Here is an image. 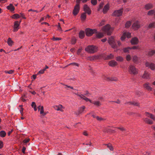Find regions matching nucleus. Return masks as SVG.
I'll list each match as a JSON object with an SVG mask.
<instances>
[{"label":"nucleus","mask_w":155,"mask_h":155,"mask_svg":"<svg viewBox=\"0 0 155 155\" xmlns=\"http://www.w3.org/2000/svg\"><path fill=\"white\" fill-rule=\"evenodd\" d=\"M13 71H14L12 70H10L9 71H5V72L6 73L12 74L13 73Z\"/></svg>","instance_id":"obj_48"},{"label":"nucleus","mask_w":155,"mask_h":155,"mask_svg":"<svg viewBox=\"0 0 155 155\" xmlns=\"http://www.w3.org/2000/svg\"><path fill=\"white\" fill-rule=\"evenodd\" d=\"M40 113L41 114H42V115L44 116L46 115V114L44 112V107L43 106H41Z\"/></svg>","instance_id":"obj_31"},{"label":"nucleus","mask_w":155,"mask_h":155,"mask_svg":"<svg viewBox=\"0 0 155 155\" xmlns=\"http://www.w3.org/2000/svg\"><path fill=\"white\" fill-rule=\"evenodd\" d=\"M96 118L97 119V120H99L100 121H101L104 120V119L103 118H102L101 117H99L98 116L96 117Z\"/></svg>","instance_id":"obj_52"},{"label":"nucleus","mask_w":155,"mask_h":155,"mask_svg":"<svg viewBox=\"0 0 155 155\" xmlns=\"http://www.w3.org/2000/svg\"><path fill=\"white\" fill-rule=\"evenodd\" d=\"M85 108V107L84 106H83L81 107H79L78 108V111L76 112L75 114L78 115L79 114L82 113L85 110L84 109Z\"/></svg>","instance_id":"obj_8"},{"label":"nucleus","mask_w":155,"mask_h":155,"mask_svg":"<svg viewBox=\"0 0 155 155\" xmlns=\"http://www.w3.org/2000/svg\"><path fill=\"white\" fill-rule=\"evenodd\" d=\"M139 42L138 38L137 37H134L132 38L131 40V43L132 45L137 44Z\"/></svg>","instance_id":"obj_14"},{"label":"nucleus","mask_w":155,"mask_h":155,"mask_svg":"<svg viewBox=\"0 0 155 155\" xmlns=\"http://www.w3.org/2000/svg\"><path fill=\"white\" fill-rule=\"evenodd\" d=\"M128 103L130 105H133L136 106H138L139 105L138 102H130Z\"/></svg>","instance_id":"obj_35"},{"label":"nucleus","mask_w":155,"mask_h":155,"mask_svg":"<svg viewBox=\"0 0 155 155\" xmlns=\"http://www.w3.org/2000/svg\"><path fill=\"white\" fill-rule=\"evenodd\" d=\"M123 12L122 9L116 10L113 13L112 15L115 16H120L122 15Z\"/></svg>","instance_id":"obj_7"},{"label":"nucleus","mask_w":155,"mask_h":155,"mask_svg":"<svg viewBox=\"0 0 155 155\" xmlns=\"http://www.w3.org/2000/svg\"><path fill=\"white\" fill-rule=\"evenodd\" d=\"M25 149H26V148H25V147H23L22 150V151L23 153H25Z\"/></svg>","instance_id":"obj_60"},{"label":"nucleus","mask_w":155,"mask_h":155,"mask_svg":"<svg viewBox=\"0 0 155 155\" xmlns=\"http://www.w3.org/2000/svg\"><path fill=\"white\" fill-rule=\"evenodd\" d=\"M124 33L126 34V36L128 38H130L131 37V34L130 33L128 32H125Z\"/></svg>","instance_id":"obj_42"},{"label":"nucleus","mask_w":155,"mask_h":155,"mask_svg":"<svg viewBox=\"0 0 155 155\" xmlns=\"http://www.w3.org/2000/svg\"><path fill=\"white\" fill-rule=\"evenodd\" d=\"M128 71L130 74H136L137 72V69L132 65H130L128 68Z\"/></svg>","instance_id":"obj_3"},{"label":"nucleus","mask_w":155,"mask_h":155,"mask_svg":"<svg viewBox=\"0 0 155 155\" xmlns=\"http://www.w3.org/2000/svg\"><path fill=\"white\" fill-rule=\"evenodd\" d=\"M53 39L54 41H58L61 40V38H59L53 37Z\"/></svg>","instance_id":"obj_54"},{"label":"nucleus","mask_w":155,"mask_h":155,"mask_svg":"<svg viewBox=\"0 0 155 155\" xmlns=\"http://www.w3.org/2000/svg\"><path fill=\"white\" fill-rule=\"evenodd\" d=\"M20 16L19 15L17 14H15L12 15V18L14 19H17L20 18Z\"/></svg>","instance_id":"obj_33"},{"label":"nucleus","mask_w":155,"mask_h":155,"mask_svg":"<svg viewBox=\"0 0 155 155\" xmlns=\"http://www.w3.org/2000/svg\"><path fill=\"white\" fill-rule=\"evenodd\" d=\"M138 47H137L136 46H134L132 47L131 48V49H138Z\"/></svg>","instance_id":"obj_63"},{"label":"nucleus","mask_w":155,"mask_h":155,"mask_svg":"<svg viewBox=\"0 0 155 155\" xmlns=\"http://www.w3.org/2000/svg\"><path fill=\"white\" fill-rule=\"evenodd\" d=\"M45 71V69H43L41 70L38 72V74H42L44 73Z\"/></svg>","instance_id":"obj_51"},{"label":"nucleus","mask_w":155,"mask_h":155,"mask_svg":"<svg viewBox=\"0 0 155 155\" xmlns=\"http://www.w3.org/2000/svg\"><path fill=\"white\" fill-rule=\"evenodd\" d=\"M146 115L148 117H149L152 119L154 120H155V116L153 115V114L149 113L148 112H146L145 113Z\"/></svg>","instance_id":"obj_17"},{"label":"nucleus","mask_w":155,"mask_h":155,"mask_svg":"<svg viewBox=\"0 0 155 155\" xmlns=\"http://www.w3.org/2000/svg\"><path fill=\"white\" fill-rule=\"evenodd\" d=\"M29 139H26L24 140L23 142L24 143H27L29 141Z\"/></svg>","instance_id":"obj_59"},{"label":"nucleus","mask_w":155,"mask_h":155,"mask_svg":"<svg viewBox=\"0 0 155 155\" xmlns=\"http://www.w3.org/2000/svg\"><path fill=\"white\" fill-rule=\"evenodd\" d=\"M7 43L8 45L11 46H12L13 43V41L11 40L10 38H9L7 40Z\"/></svg>","instance_id":"obj_29"},{"label":"nucleus","mask_w":155,"mask_h":155,"mask_svg":"<svg viewBox=\"0 0 155 155\" xmlns=\"http://www.w3.org/2000/svg\"><path fill=\"white\" fill-rule=\"evenodd\" d=\"M153 6L151 3H148L145 5V8L147 10H148L153 8Z\"/></svg>","instance_id":"obj_16"},{"label":"nucleus","mask_w":155,"mask_h":155,"mask_svg":"<svg viewBox=\"0 0 155 155\" xmlns=\"http://www.w3.org/2000/svg\"><path fill=\"white\" fill-rule=\"evenodd\" d=\"M31 106L32 107L34 108V110L35 111H36L37 110V108L36 107V105L35 103V102H33L32 103V104H31Z\"/></svg>","instance_id":"obj_27"},{"label":"nucleus","mask_w":155,"mask_h":155,"mask_svg":"<svg viewBox=\"0 0 155 155\" xmlns=\"http://www.w3.org/2000/svg\"><path fill=\"white\" fill-rule=\"evenodd\" d=\"M143 120L145 121V122L149 124H153V121L147 118H143Z\"/></svg>","instance_id":"obj_20"},{"label":"nucleus","mask_w":155,"mask_h":155,"mask_svg":"<svg viewBox=\"0 0 155 155\" xmlns=\"http://www.w3.org/2000/svg\"><path fill=\"white\" fill-rule=\"evenodd\" d=\"M133 60L135 63L137 64L139 61V58L136 56H134L133 57Z\"/></svg>","instance_id":"obj_23"},{"label":"nucleus","mask_w":155,"mask_h":155,"mask_svg":"<svg viewBox=\"0 0 155 155\" xmlns=\"http://www.w3.org/2000/svg\"><path fill=\"white\" fill-rule=\"evenodd\" d=\"M19 23L18 21H16L14 22V31H16L18 30V27L19 26Z\"/></svg>","instance_id":"obj_13"},{"label":"nucleus","mask_w":155,"mask_h":155,"mask_svg":"<svg viewBox=\"0 0 155 155\" xmlns=\"http://www.w3.org/2000/svg\"><path fill=\"white\" fill-rule=\"evenodd\" d=\"M113 102H115L118 104H120V101L119 100H117L116 101H113Z\"/></svg>","instance_id":"obj_62"},{"label":"nucleus","mask_w":155,"mask_h":155,"mask_svg":"<svg viewBox=\"0 0 155 155\" xmlns=\"http://www.w3.org/2000/svg\"><path fill=\"white\" fill-rule=\"evenodd\" d=\"M107 80L108 81H116L117 80V78H107Z\"/></svg>","instance_id":"obj_36"},{"label":"nucleus","mask_w":155,"mask_h":155,"mask_svg":"<svg viewBox=\"0 0 155 155\" xmlns=\"http://www.w3.org/2000/svg\"><path fill=\"white\" fill-rule=\"evenodd\" d=\"M84 36V32L83 31H81L79 33V37L80 38H83Z\"/></svg>","instance_id":"obj_25"},{"label":"nucleus","mask_w":155,"mask_h":155,"mask_svg":"<svg viewBox=\"0 0 155 155\" xmlns=\"http://www.w3.org/2000/svg\"><path fill=\"white\" fill-rule=\"evenodd\" d=\"M104 21L103 20L101 21V22L99 24V26H101L103 25H104Z\"/></svg>","instance_id":"obj_56"},{"label":"nucleus","mask_w":155,"mask_h":155,"mask_svg":"<svg viewBox=\"0 0 155 155\" xmlns=\"http://www.w3.org/2000/svg\"><path fill=\"white\" fill-rule=\"evenodd\" d=\"M126 59L127 61H129L131 59V56L129 54L127 55L126 56Z\"/></svg>","instance_id":"obj_47"},{"label":"nucleus","mask_w":155,"mask_h":155,"mask_svg":"<svg viewBox=\"0 0 155 155\" xmlns=\"http://www.w3.org/2000/svg\"><path fill=\"white\" fill-rule=\"evenodd\" d=\"M126 34L125 33H124L123 34V35L122 36V37H121V39L122 41L124 40L126 38Z\"/></svg>","instance_id":"obj_49"},{"label":"nucleus","mask_w":155,"mask_h":155,"mask_svg":"<svg viewBox=\"0 0 155 155\" xmlns=\"http://www.w3.org/2000/svg\"><path fill=\"white\" fill-rule=\"evenodd\" d=\"M107 147L110 149L111 150H113V148L110 144H108L107 145Z\"/></svg>","instance_id":"obj_45"},{"label":"nucleus","mask_w":155,"mask_h":155,"mask_svg":"<svg viewBox=\"0 0 155 155\" xmlns=\"http://www.w3.org/2000/svg\"><path fill=\"white\" fill-rule=\"evenodd\" d=\"M155 53V51L154 50H152L150 51L148 53V55L151 56Z\"/></svg>","instance_id":"obj_40"},{"label":"nucleus","mask_w":155,"mask_h":155,"mask_svg":"<svg viewBox=\"0 0 155 155\" xmlns=\"http://www.w3.org/2000/svg\"><path fill=\"white\" fill-rule=\"evenodd\" d=\"M91 3L93 5H95L97 3V0H91Z\"/></svg>","instance_id":"obj_43"},{"label":"nucleus","mask_w":155,"mask_h":155,"mask_svg":"<svg viewBox=\"0 0 155 155\" xmlns=\"http://www.w3.org/2000/svg\"><path fill=\"white\" fill-rule=\"evenodd\" d=\"M81 18L82 19L84 20L86 18V13H83L82 14L81 16Z\"/></svg>","instance_id":"obj_38"},{"label":"nucleus","mask_w":155,"mask_h":155,"mask_svg":"<svg viewBox=\"0 0 155 155\" xmlns=\"http://www.w3.org/2000/svg\"><path fill=\"white\" fill-rule=\"evenodd\" d=\"M155 27V22L150 23L148 25L149 28H152Z\"/></svg>","instance_id":"obj_30"},{"label":"nucleus","mask_w":155,"mask_h":155,"mask_svg":"<svg viewBox=\"0 0 155 155\" xmlns=\"http://www.w3.org/2000/svg\"><path fill=\"white\" fill-rule=\"evenodd\" d=\"M84 11L88 15H90L91 14V11L87 5H84Z\"/></svg>","instance_id":"obj_11"},{"label":"nucleus","mask_w":155,"mask_h":155,"mask_svg":"<svg viewBox=\"0 0 155 155\" xmlns=\"http://www.w3.org/2000/svg\"><path fill=\"white\" fill-rule=\"evenodd\" d=\"M131 25V23L130 21H127L125 25V27L126 28H128Z\"/></svg>","instance_id":"obj_39"},{"label":"nucleus","mask_w":155,"mask_h":155,"mask_svg":"<svg viewBox=\"0 0 155 155\" xmlns=\"http://www.w3.org/2000/svg\"><path fill=\"white\" fill-rule=\"evenodd\" d=\"M131 48L128 47L127 48H125L124 49V52H127L129 49H131Z\"/></svg>","instance_id":"obj_46"},{"label":"nucleus","mask_w":155,"mask_h":155,"mask_svg":"<svg viewBox=\"0 0 155 155\" xmlns=\"http://www.w3.org/2000/svg\"><path fill=\"white\" fill-rule=\"evenodd\" d=\"M96 36L98 38H101L104 36V34L102 33L99 32L96 34Z\"/></svg>","instance_id":"obj_28"},{"label":"nucleus","mask_w":155,"mask_h":155,"mask_svg":"<svg viewBox=\"0 0 155 155\" xmlns=\"http://www.w3.org/2000/svg\"><path fill=\"white\" fill-rule=\"evenodd\" d=\"M145 65L146 67H149L152 70L155 69V64H154L147 62Z\"/></svg>","instance_id":"obj_10"},{"label":"nucleus","mask_w":155,"mask_h":155,"mask_svg":"<svg viewBox=\"0 0 155 155\" xmlns=\"http://www.w3.org/2000/svg\"><path fill=\"white\" fill-rule=\"evenodd\" d=\"M75 94L77 95L78 96L80 97L81 99H82L83 100H85L86 101H89L90 103H92V101L90 99L88 98L85 97L84 95L82 94H79L78 93H75Z\"/></svg>","instance_id":"obj_9"},{"label":"nucleus","mask_w":155,"mask_h":155,"mask_svg":"<svg viewBox=\"0 0 155 155\" xmlns=\"http://www.w3.org/2000/svg\"><path fill=\"white\" fill-rule=\"evenodd\" d=\"M7 8L11 11V12L15 10V8L12 4H10L7 7Z\"/></svg>","instance_id":"obj_18"},{"label":"nucleus","mask_w":155,"mask_h":155,"mask_svg":"<svg viewBox=\"0 0 155 155\" xmlns=\"http://www.w3.org/2000/svg\"><path fill=\"white\" fill-rule=\"evenodd\" d=\"M103 30L107 33V35H110L112 31V29L109 25H107L102 28Z\"/></svg>","instance_id":"obj_2"},{"label":"nucleus","mask_w":155,"mask_h":155,"mask_svg":"<svg viewBox=\"0 0 155 155\" xmlns=\"http://www.w3.org/2000/svg\"><path fill=\"white\" fill-rule=\"evenodd\" d=\"M104 5V3L103 2H101V3L98 9V11H99L101 10V9L102 8L103 6Z\"/></svg>","instance_id":"obj_37"},{"label":"nucleus","mask_w":155,"mask_h":155,"mask_svg":"<svg viewBox=\"0 0 155 155\" xmlns=\"http://www.w3.org/2000/svg\"><path fill=\"white\" fill-rule=\"evenodd\" d=\"M114 56L112 54H110L109 55H108L107 57V59H112L113 58Z\"/></svg>","instance_id":"obj_41"},{"label":"nucleus","mask_w":155,"mask_h":155,"mask_svg":"<svg viewBox=\"0 0 155 155\" xmlns=\"http://www.w3.org/2000/svg\"><path fill=\"white\" fill-rule=\"evenodd\" d=\"M69 65H72L73 66H79V64L75 62L72 63L70 64Z\"/></svg>","instance_id":"obj_50"},{"label":"nucleus","mask_w":155,"mask_h":155,"mask_svg":"<svg viewBox=\"0 0 155 155\" xmlns=\"http://www.w3.org/2000/svg\"><path fill=\"white\" fill-rule=\"evenodd\" d=\"M116 60L117 61H122L123 60V58L120 56H117L116 58Z\"/></svg>","instance_id":"obj_32"},{"label":"nucleus","mask_w":155,"mask_h":155,"mask_svg":"<svg viewBox=\"0 0 155 155\" xmlns=\"http://www.w3.org/2000/svg\"><path fill=\"white\" fill-rule=\"evenodd\" d=\"M140 27L139 22L137 21L135 22L132 25L133 28L134 29H137L139 28Z\"/></svg>","instance_id":"obj_12"},{"label":"nucleus","mask_w":155,"mask_h":155,"mask_svg":"<svg viewBox=\"0 0 155 155\" xmlns=\"http://www.w3.org/2000/svg\"><path fill=\"white\" fill-rule=\"evenodd\" d=\"M93 103L97 106H99L101 105V103L99 101H95L93 102Z\"/></svg>","instance_id":"obj_34"},{"label":"nucleus","mask_w":155,"mask_h":155,"mask_svg":"<svg viewBox=\"0 0 155 155\" xmlns=\"http://www.w3.org/2000/svg\"><path fill=\"white\" fill-rule=\"evenodd\" d=\"M6 133L3 130H2L0 132V136L2 137H5L6 136Z\"/></svg>","instance_id":"obj_26"},{"label":"nucleus","mask_w":155,"mask_h":155,"mask_svg":"<svg viewBox=\"0 0 155 155\" xmlns=\"http://www.w3.org/2000/svg\"><path fill=\"white\" fill-rule=\"evenodd\" d=\"M58 29L60 31L61 30V28L60 26V25L59 23H58Z\"/></svg>","instance_id":"obj_61"},{"label":"nucleus","mask_w":155,"mask_h":155,"mask_svg":"<svg viewBox=\"0 0 155 155\" xmlns=\"http://www.w3.org/2000/svg\"><path fill=\"white\" fill-rule=\"evenodd\" d=\"M20 15H21V17L25 19L26 18V17H25V15L24 14L22 13H20Z\"/></svg>","instance_id":"obj_58"},{"label":"nucleus","mask_w":155,"mask_h":155,"mask_svg":"<svg viewBox=\"0 0 155 155\" xmlns=\"http://www.w3.org/2000/svg\"><path fill=\"white\" fill-rule=\"evenodd\" d=\"M85 50L89 53L93 54L97 51V47L94 45H89L85 49Z\"/></svg>","instance_id":"obj_1"},{"label":"nucleus","mask_w":155,"mask_h":155,"mask_svg":"<svg viewBox=\"0 0 155 155\" xmlns=\"http://www.w3.org/2000/svg\"><path fill=\"white\" fill-rule=\"evenodd\" d=\"M80 10V5L77 4L74 6L73 11V14L74 15H76L79 12Z\"/></svg>","instance_id":"obj_6"},{"label":"nucleus","mask_w":155,"mask_h":155,"mask_svg":"<svg viewBox=\"0 0 155 155\" xmlns=\"http://www.w3.org/2000/svg\"><path fill=\"white\" fill-rule=\"evenodd\" d=\"M82 50V48H79L77 51V53L78 54H79L81 52Z\"/></svg>","instance_id":"obj_55"},{"label":"nucleus","mask_w":155,"mask_h":155,"mask_svg":"<svg viewBox=\"0 0 155 155\" xmlns=\"http://www.w3.org/2000/svg\"><path fill=\"white\" fill-rule=\"evenodd\" d=\"M90 95V94L89 93L88 91H86V93L84 94V95H86L88 97H89Z\"/></svg>","instance_id":"obj_53"},{"label":"nucleus","mask_w":155,"mask_h":155,"mask_svg":"<svg viewBox=\"0 0 155 155\" xmlns=\"http://www.w3.org/2000/svg\"><path fill=\"white\" fill-rule=\"evenodd\" d=\"M62 107V106L61 105H59L58 106H56L54 107V108L55 110L61 111H62L61 108Z\"/></svg>","instance_id":"obj_24"},{"label":"nucleus","mask_w":155,"mask_h":155,"mask_svg":"<svg viewBox=\"0 0 155 155\" xmlns=\"http://www.w3.org/2000/svg\"><path fill=\"white\" fill-rule=\"evenodd\" d=\"M117 63L114 60H112L109 62V64L112 67H114L117 64Z\"/></svg>","instance_id":"obj_19"},{"label":"nucleus","mask_w":155,"mask_h":155,"mask_svg":"<svg viewBox=\"0 0 155 155\" xmlns=\"http://www.w3.org/2000/svg\"><path fill=\"white\" fill-rule=\"evenodd\" d=\"M110 4L108 3L105 5L103 9V12L104 14H106L109 9Z\"/></svg>","instance_id":"obj_15"},{"label":"nucleus","mask_w":155,"mask_h":155,"mask_svg":"<svg viewBox=\"0 0 155 155\" xmlns=\"http://www.w3.org/2000/svg\"><path fill=\"white\" fill-rule=\"evenodd\" d=\"M144 88H146L149 91H151L152 88L149 85V83H147L144 84L143 85Z\"/></svg>","instance_id":"obj_21"},{"label":"nucleus","mask_w":155,"mask_h":155,"mask_svg":"<svg viewBox=\"0 0 155 155\" xmlns=\"http://www.w3.org/2000/svg\"><path fill=\"white\" fill-rule=\"evenodd\" d=\"M3 147V143L2 141H0V149L2 148Z\"/></svg>","instance_id":"obj_57"},{"label":"nucleus","mask_w":155,"mask_h":155,"mask_svg":"<svg viewBox=\"0 0 155 155\" xmlns=\"http://www.w3.org/2000/svg\"><path fill=\"white\" fill-rule=\"evenodd\" d=\"M108 42L113 48H117V46L114 41V38L113 37H110L109 38Z\"/></svg>","instance_id":"obj_4"},{"label":"nucleus","mask_w":155,"mask_h":155,"mask_svg":"<svg viewBox=\"0 0 155 155\" xmlns=\"http://www.w3.org/2000/svg\"><path fill=\"white\" fill-rule=\"evenodd\" d=\"M83 134L85 136H87L88 135V134L87 132L86 131H84L83 133Z\"/></svg>","instance_id":"obj_64"},{"label":"nucleus","mask_w":155,"mask_h":155,"mask_svg":"<svg viewBox=\"0 0 155 155\" xmlns=\"http://www.w3.org/2000/svg\"><path fill=\"white\" fill-rule=\"evenodd\" d=\"M76 39L74 37L71 40L72 44H74L76 43Z\"/></svg>","instance_id":"obj_44"},{"label":"nucleus","mask_w":155,"mask_h":155,"mask_svg":"<svg viewBox=\"0 0 155 155\" xmlns=\"http://www.w3.org/2000/svg\"><path fill=\"white\" fill-rule=\"evenodd\" d=\"M149 74L145 71L144 73L143 74V75L142 76V77L143 78L147 79L149 78Z\"/></svg>","instance_id":"obj_22"},{"label":"nucleus","mask_w":155,"mask_h":155,"mask_svg":"<svg viewBox=\"0 0 155 155\" xmlns=\"http://www.w3.org/2000/svg\"><path fill=\"white\" fill-rule=\"evenodd\" d=\"M85 31L86 35L88 36H91L93 33L97 32L96 29H92L89 28H87L85 30Z\"/></svg>","instance_id":"obj_5"}]
</instances>
